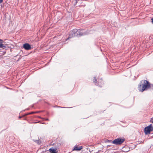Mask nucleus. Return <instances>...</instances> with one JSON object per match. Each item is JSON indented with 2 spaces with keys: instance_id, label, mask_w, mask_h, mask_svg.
<instances>
[{
  "instance_id": "nucleus-1",
  "label": "nucleus",
  "mask_w": 153,
  "mask_h": 153,
  "mask_svg": "<svg viewBox=\"0 0 153 153\" xmlns=\"http://www.w3.org/2000/svg\"><path fill=\"white\" fill-rule=\"evenodd\" d=\"M86 34V33H85L83 32V30H80L79 29L78 30L76 29H74L70 32L69 36L66 40H67L69 38L74 37L75 36H81L85 35Z\"/></svg>"
},
{
  "instance_id": "nucleus-2",
  "label": "nucleus",
  "mask_w": 153,
  "mask_h": 153,
  "mask_svg": "<svg viewBox=\"0 0 153 153\" xmlns=\"http://www.w3.org/2000/svg\"><path fill=\"white\" fill-rule=\"evenodd\" d=\"M141 82L142 83V82ZM150 88V84L149 82L146 80H144L143 81V83L139 85L138 89L140 91L143 92L144 90Z\"/></svg>"
},
{
  "instance_id": "nucleus-3",
  "label": "nucleus",
  "mask_w": 153,
  "mask_h": 153,
  "mask_svg": "<svg viewBox=\"0 0 153 153\" xmlns=\"http://www.w3.org/2000/svg\"><path fill=\"white\" fill-rule=\"evenodd\" d=\"M153 130V126L152 124L144 128V132L146 134H148L150 133V132Z\"/></svg>"
},
{
  "instance_id": "nucleus-4",
  "label": "nucleus",
  "mask_w": 153,
  "mask_h": 153,
  "mask_svg": "<svg viewBox=\"0 0 153 153\" xmlns=\"http://www.w3.org/2000/svg\"><path fill=\"white\" fill-rule=\"evenodd\" d=\"M124 140V139L118 138L113 140L112 143L116 145H120L123 143Z\"/></svg>"
},
{
  "instance_id": "nucleus-5",
  "label": "nucleus",
  "mask_w": 153,
  "mask_h": 153,
  "mask_svg": "<svg viewBox=\"0 0 153 153\" xmlns=\"http://www.w3.org/2000/svg\"><path fill=\"white\" fill-rule=\"evenodd\" d=\"M23 48L26 50H28L31 49V47L30 44L27 43H26L23 45Z\"/></svg>"
},
{
  "instance_id": "nucleus-6",
  "label": "nucleus",
  "mask_w": 153,
  "mask_h": 153,
  "mask_svg": "<svg viewBox=\"0 0 153 153\" xmlns=\"http://www.w3.org/2000/svg\"><path fill=\"white\" fill-rule=\"evenodd\" d=\"M4 42L2 40L0 39V48L4 49L6 48L7 45H4Z\"/></svg>"
},
{
  "instance_id": "nucleus-7",
  "label": "nucleus",
  "mask_w": 153,
  "mask_h": 153,
  "mask_svg": "<svg viewBox=\"0 0 153 153\" xmlns=\"http://www.w3.org/2000/svg\"><path fill=\"white\" fill-rule=\"evenodd\" d=\"M82 148V146H80L79 147L76 146L74 147V149H73V150L79 151L81 150Z\"/></svg>"
},
{
  "instance_id": "nucleus-8",
  "label": "nucleus",
  "mask_w": 153,
  "mask_h": 153,
  "mask_svg": "<svg viewBox=\"0 0 153 153\" xmlns=\"http://www.w3.org/2000/svg\"><path fill=\"white\" fill-rule=\"evenodd\" d=\"M49 150L51 153H56V150L54 149L53 148H51L49 149Z\"/></svg>"
},
{
  "instance_id": "nucleus-9",
  "label": "nucleus",
  "mask_w": 153,
  "mask_h": 153,
  "mask_svg": "<svg viewBox=\"0 0 153 153\" xmlns=\"http://www.w3.org/2000/svg\"><path fill=\"white\" fill-rule=\"evenodd\" d=\"M94 82L95 83H96L97 82V80L96 77H94Z\"/></svg>"
},
{
  "instance_id": "nucleus-10",
  "label": "nucleus",
  "mask_w": 153,
  "mask_h": 153,
  "mask_svg": "<svg viewBox=\"0 0 153 153\" xmlns=\"http://www.w3.org/2000/svg\"><path fill=\"white\" fill-rule=\"evenodd\" d=\"M31 114V113H27V114H25V116H27V115H29V114Z\"/></svg>"
},
{
  "instance_id": "nucleus-11",
  "label": "nucleus",
  "mask_w": 153,
  "mask_h": 153,
  "mask_svg": "<svg viewBox=\"0 0 153 153\" xmlns=\"http://www.w3.org/2000/svg\"><path fill=\"white\" fill-rule=\"evenodd\" d=\"M150 122H151L152 123H153V120H151L150 121Z\"/></svg>"
},
{
  "instance_id": "nucleus-12",
  "label": "nucleus",
  "mask_w": 153,
  "mask_h": 153,
  "mask_svg": "<svg viewBox=\"0 0 153 153\" xmlns=\"http://www.w3.org/2000/svg\"><path fill=\"white\" fill-rule=\"evenodd\" d=\"M152 22L153 24V17L151 19Z\"/></svg>"
},
{
  "instance_id": "nucleus-13",
  "label": "nucleus",
  "mask_w": 153,
  "mask_h": 153,
  "mask_svg": "<svg viewBox=\"0 0 153 153\" xmlns=\"http://www.w3.org/2000/svg\"><path fill=\"white\" fill-rule=\"evenodd\" d=\"M35 113V112H32L30 113H31V114H33Z\"/></svg>"
},
{
  "instance_id": "nucleus-14",
  "label": "nucleus",
  "mask_w": 153,
  "mask_h": 153,
  "mask_svg": "<svg viewBox=\"0 0 153 153\" xmlns=\"http://www.w3.org/2000/svg\"><path fill=\"white\" fill-rule=\"evenodd\" d=\"M3 0H0V3H1L3 1Z\"/></svg>"
},
{
  "instance_id": "nucleus-15",
  "label": "nucleus",
  "mask_w": 153,
  "mask_h": 153,
  "mask_svg": "<svg viewBox=\"0 0 153 153\" xmlns=\"http://www.w3.org/2000/svg\"><path fill=\"white\" fill-rule=\"evenodd\" d=\"M45 120H49V119H48V118L45 119Z\"/></svg>"
},
{
  "instance_id": "nucleus-16",
  "label": "nucleus",
  "mask_w": 153,
  "mask_h": 153,
  "mask_svg": "<svg viewBox=\"0 0 153 153\" xmlns=\"http://www.w3.org/2000/svg\"><path fill=\"white\" fill-rule=\"evenodd\" d=\"M22 117H21V116H19V119L21 118Z\"/></svg>"
},
{
  "instance_id": "nucleus-17",
  "label": "nucleus",
  "mask_w": 153,
  "mask_h": 153,
  "mask_svg": "<svg viewBox=\"0 0 153 153\" xmlns=\"http://www.w3.org/2000/svg\"><path fill=\"white\" fill-rule=\"evenodd\" d=\"M143 143V142L142 141H141V142L140 143Z\"/></svg>"
},
{
  "instance_id": "nucleus-18",
  "label": "nucleus",
  "mask_w": 153,
  "mask_h": 153,
  "mask_svg": "<svg viewBox=\"0 0 153 153\" xmlns=\"http://www.w3.org/2000/svg\"><path fill=\"white\" fill-rule=\"evenodd\" d=\"M59 107L62 108L61 107Z\"/></svg>"
}]
</instances>
